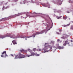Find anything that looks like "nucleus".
Returning <instances> with one entry per match:
<instances>
[{
    "label": "nucleus",
    "mask_w": 73,
    "mask_h": 73,
    "mask_svg": "<svg viewBox=\"0 0 73 73\" xmlns=\"http://www.w3.org/2000/svg\"><path fill=\"white\" fill-rule=\"evenodd\" d=\"M47 28H48V27H47Z\"/></svg>",
    "instance_id": "obj_42"
},
{
    "label": "nucleus",
    "mask_w": 73,
    "mask_h": 73,
    "mask_svg": "<svg viewBox=\"0 0 73 73\" xmlns=\"http://www.w3.org/2000/svg\"><path fill=\"white\" fill-rule=\"evenodd\" d=\"M13 17V16H11L9 17V19H11V18H12Z\"/></svg>",
    "instance_id": "obj_20"
},
{
    "label": "nucleus",
    "mask_w": 73,
    "mask_h": 73,
    "mask_svg": "<svg viewBox=\"0 0 73 73\" xmlns=\"http://www.w3.org/2000/svg\"><path fill=\"white\" fill-rule=\"evenodd\" d=\"M33 51H34V52H35V51H36L37 49H36V48H34L33 49Z\"/></svg>",
    "instance_id": "obj_15"
},
{
    "label": "nucleus",
    "mask_w": 73,
    "mask_h": 73,
    "mask_svg": "<svg viewBox=\"0 0 73 73\" xmlns=\"http://www.w3.org/2000/svg\"><path fill=\"white\" fill-rule=\"evenodd\" d=\"M13 44L14 45L15 44H17V43H16V41H15V40H14L13 41H12Z\"/></svg>",
    "instance_id": "obj_12"
},
{
    "label": "nucleus",
    "mask_w": 73,
    "mask_h": 73,
    "mask_svg": "<svg viewBox=\"0 0 73 73\" xmlns=\"http://www.w3.org/2000/svg\"><path fill=\"white\" fill-rule=\"evenodd\" d=\"M60 19V17H58V18H57L58 19Z\"/></svg>",
    "instance_id": "obj_27"
},
{
    "label": "nucleus",
    "mask_w": 73,
    "mask_h": 73,
    "mask_svg": "<svg viewBox=\"0 0 73 73\" xmlns=\"http://www.w3.org/2000/svg\"><path fill=\"white\" fill-rule=\"evenodd\" d=\"M24 37H21V38H24Z\"/></svg>",
    "instance_id": "obj_33"
},
{
    "label": "nucleus",
    "mask_w": 73,
    "mask_h": 73,
    "mask_svg": "<svg viewBox=\"0 0 73 73\" xmlns=\"http://www.w3.org/2000/svg\"><path fill=\"white\" fill-rule=\"evenodd\" d=\"M69 44H70V42H68V41L66 40L65 41V43L63 44V45L64 46H66V44L69 45Z\"/></svg>",
    "instance_id": "obj_7"
},
{
    "label": "nucleus",
    "mask_w": 73,
    "mask_h": 73,
    "mask_svg": "<svg viewBox=\"0 0 73 73\" xmlns=\"http://www.w3.org/2000/svg\"><path fill=\"white\" fill-rule=\"evenodd\" d=\"M57 3L58 5H61V1L60 0L58 1Z\"/></svg>",
    "instance_id": "obj_9"
},
{
    "label": "nucleus",
    "mask_w": 73,
    "mask_h": 73,
    "mask_svg": "<svg viewBox=\"0 0 73 73\" xmlns=\"http://www.w3.org/2000/svg\"><path fill=\"white\" fill-rule=\"evenodd\" d=\"M8 57V55L7 54V52L6 51H4L2 53V55H1V57H5V58L7 56Z\"/></svg>",
    "instance_id": "obj_5"
},
{
    "label": "nucleus",
    "mask_w": 73,
    "mask_h": 73,
    "mask_svg": "<svg viewBox=\"0 0 73 73\" xmlns=\"http://www.w3.org/2000/svg\"><path fill=\"white\" fill-rule=\"evenodd\" d=\"M36 56H40V54H36Z\"/></svg>",
    "instance_id": "obj_23"
},
{
    "label": "nucleus",
    "mask_w": 73,
    "mask_h": 73,
    "mask_svg": "<svg viewBox=\"0 0 73 73\" xmlns=\"http://www.w3.org/2000/svg\"><path fill=\"white\" fill-rule=\"evenodd\" d=\"M71 41L72 42H73V41H72V40H71Z\"/></svg>",
    "instance_id": "obj_34"
},
{
    "label": "nucleus",
    "mask_w": 73,
    "mask_h": 73,
    "mask_svg": "<svg viewBox=\"0 0 73 73\" xmlns=\"http://www.w3.org/2000/svg\"><path fill=\"white\" fill-rule=\"evenodd\" d=\"M11 56H12L13 57H15V59H17V58H23L25 57V55H23L20 53H19L18 55L17 56H16L15 55H13L12 54H11Z\"/></svg>",
    "instance_id": "obj_3"
},
{
    "label": "nucleus",
    "mask_w": 73,
    "mask_h": 73,
    "mask_svg": "<svg viewBox=\"0 0 73 73\" xmlns=\"http://www.w3.org/2000/svg\"><path fill=\"white\" fill-rule=\"evenodd\" d=\"M62 17V16H60V17Z\"/></svg>",
    "instance_id": "obj_35"
},
{
    "label": "nucleus",
    "mask_w": 73,
    "mask_h": 73,
    "mask_svg": "<svg viewBox=\"0 0 73 73\" xmlns=\"http://www.w3.org/2000/svg\"><path fill=\"white\" fill-rule=\"evenodd\" d=\"M69 20H70V19L69 18Z\"/></svg>",
    "instance_id": "obj_37"
},
{
    "label": "nucleus",
    "mask_w": 73,
    "mask_h": 73,
    "mask_svg": "<svg viewBox=\"0 0 73 73\" xmlns=\"http://www.w3.org/2000/svg\"><path fill=\"white\" fill-rule=\"evenodd\" d=\"M8 37H10L12 38H15V35L12 34L9 35Z\"/></svg>",
    "instance_id": "obj_6"
},
{
    "label": "nucleus",
    "mask_w": 73,
    "mask_h": 73,
    "mask_svg": "<svg viewBox=\"0 0 73 73\" xmlns=\"http://www.w3.org/2000/svg\"><path fill=\"white\" fill-rule=\"evenodd\" d=\"M49 30H50V29L48 30H47V28H46V30L42 31L40 32H36V33L33 34V35L32 36H27L26 37L25 40H27V38H28L32 37L33 36V37H35V36H36V35L42 34V33H43L44 32H47V31H49Z\"/></svg>",
    "instance_id": "obj_1"
},
{
    "label": "nucleus",
    "mask_w": 73,
    "mask_h": 73,
    "mask_svg": "<svg viewBox=\"0 0 73 73\" xmlns=\"http://www.w3.org/2000/svg\"><path fill=\"white\" fill-rule=\"evenodd\" d=\"M8 4V2H7L6 3H5V5H7Z\"/></svg>",
    "instance_id": "obj_24"
},
{
    "label": "nucleus",
    "mask_w": 73,
    "mask_h": 73,
    "mask_svg": "<svg viewBox=\"0 0 73 73\" xmlns=\"http://www.w3.org/2000/svg\"><path fill=\"white\" fill-rule=\"evenodd\" d=\"M45 47L43 48V50L44 52H48L49 51L50 49H48L49 48H50V49H52V46H51L50 45H48V44L45 43Z\"/></svg>",
    "instance_id": "obj_2"
},
{
    "label": "nucleus",
    "mask_w": 73,
    "mask_h": 73,
    "mask_svg": "<svg viewBox=\"0 0 73 73\" xmlns=\"http://www.w3.org/2000/svg\"><path fill=\"white\" fill-rule=\"evenodd\" d=\"M70 25V23H69V24H68L67 25H63L64 27H68V26H69Z\"/></svg>",
    "instance_id": "obj_10"
},
{
    "label": "nucleus",
    "mask_w": 73,
    "mask_h": 73,
    "mask_svg": "<svg viewBox=\"0 0 73 73\" xmlns=\"http://www.w3.org/2000/svg\"><path fill=\"white\" fill-rule=\"evenodd\" d=\"M7 37L6 36L1 35L0 36V38H5V37Z\"/></svg>",
    "instance_id": "obj_8"
},
{
    "label": "nucleus",
    "mask_w": 73,
    "mask_h": 73,
    "mask_svg": "<svg viewBox=\"0 0 73 73\" xmlns=\"http://www.w3.org/2000/svg\"><path fill=\"white\" fill-rule=\"evenodd\" d=\"M46 7H47V6H46Z\"/></svg>",
    "instance_id": "obj_39"
},
{
    "label": "nucleus",
    "mask_w": 73,
    "mask_h": 73,
    "mask_svg": "<svg viewBox=\"0 0 73 73\" xmlns=\"http://www.w3.org/2000/svg\"><path fill=\"white\" fill-rule=\"evenodd\" d=\"M19 0H14V2H17V1H19Z\"/></svg>",
    "instance_id": "obj_21"
},
{
    "label": "nucleus",
    "mask_w": 73,
    "mask_h": 73,
    "mask_svg": "<svg viewBox=\"0 0 73 73\" xmlns=\"http://www.w3.org/2000/svg\"><path fill=\"white\" fill-rule=\"evenodd\" d=\"M20 4H21V2H20Z\"/></svg>",
    "instance_id": "obj_36"
},
{
    "label": "nucleus",
    "mask_w": 73,
    "mask_h": 73,
    "mask_svg": "<svg viewBox=\"0 0 73 73\" xmlns=\"http://www.w3.org/2000/svg\"><path fill=\"white\" fill-rule=\"evenodd\" d=\"M58 49H62L64 48V46L61 47L60 46H59L58 47Z\"/></svg>",
    "instance_id": "obj_13"
},
{
    "label": "nucleus",
    "mask_w": 73,
    "mask_h": 73,
    "mask_svg": "<svg viewBox=\"0 0 73 73\" xmlns=\"http://www.w3.org/2000/svg\"><path fill=\"white\" fill-rule=\"evenodd\" d=\"M56 33L58 35H59V34H60V33H58V32H56Z\"/></svg>",
    "instance_id": "obj_29"
},
{
    "label": "nucleus",
    "mask_w": 73,
    "mask_h": 73,
    "mask_svg": "<svg viewBox=\"0 0 73 73\" xmlns=\"http://www.w3.org/2000/svg\"><path fill=\"white\" fill-rule=\"evenodd\" d=\"M69 3H73V2H72V1L70 0L69 1Z\"/></svg>",
    "instance_id": "obj_18"
},
{
    "label": "nucleus",
    "mask_w": 73,
    "mask_h": 73,
    "mask_svg": "<svg viewBox=\"0 0 73 73\" xmlns=\"http://www.w3.org/2000/svg\"><path fill=\"white\" fill-rule=\"evenodd\" d=\"M25 19H26V17H25Z\"/></svg>",
    "instance_id": "obj_40"
},
{
    "label": "nucleus",
    "mask_w": 73,
    "mask_h": 73,
    "mask_svg": "<svg viewBox=\"0 0 73 73\" xmlns=\"http://www.w3.org/2000/svg\"><path fill=\"white\" fill-rule=\"evenodd\" d=\"M38 50L39 51H42V50L40 48Z\"/></svg>",
    "instance_id": "obj_22"
},
{
    "label": "nucleus",
    "mask_w": 73,
    "mask_h": 73,
    "mask_svg": "<svg viewBox=\"0 0 73 73\" xmlns=\"http://www.w3.org/2000/svg\"><path fill=\"white\" fill-rule=\"evenodd\" d=\"M68 18V17L67 16H65L63 17V19L64 20H66L67 19V18Z\"/></svg>",
    "instance_id": "obj_14"
},
{
    "label": "nucleus",
    "mask_w": 73,
    "mask_h": 73,
    "mask_svg": "<svg viewBox=\"0 0 73 73\" xmlns=\"http://www.w3.org/2000/svg\"><path fill=\"white\" fill-rule=\"evenodd\" d=\"M67 13H70V12H69V11H67Z\"/></svg>",
    "instance_id": "obj_28"
},
{
    "label": "nucleus",
    "mask_w": 73,
    "mask_h": 73,
    "mask_svg": "<svg viewBox=\"0 0 73 73\" xmlns=\"http://www.w3.org/2000/svg\"><path fill=\"white\" fill-rule=\"evenodd\" d=\"M29 53H30V55H27V57H30L31 56H34V55H36V54H35V52H32V50H30L29 51Z\"/></svg>",
    "instance_id": "obj_4"
},
{
    "label": "nucleus",
    "mask_w": 73,
    "mask_h": 73,
    "mask_svg": "<svg viewBox=\"0 0 73 73\" xmlns=\"http://www.w3.org/2000/svg\"><path fill=\"white\" fill-rule=\"evenodd\" d=\"M60 41V39H58L57 40L58 42H59V41Z\"/></svg>",
    "instance_id": "obj_26"
},
{
    "label": "nucleus",
    "mask_w": 73,
    "mask_h": 73,
    "mask_svg": "<svg viewBox=\"0 0 73 73\" xmlns=\"http://www.w3.org/2000/svg\"><path fill=\"white\" fill-rule=\"evenodd\" d=\"M9 0V1H10V0Z\"/></svg>",
    "instance_id": "obj_41"
},
{
    "label": "nucleus",
    "mask_w": 73,
    "mask_h": 73,
    "mask_svg": "<svg viewBox=\"0 0 73 73\" xmlns=\"http://www.w3.org/2000/svg\"><path fill=\"white\" fill-rule=\"evenodd\" d=\"M20 51V52L21 53H24V52H25V50H24V49H21V50H20L19 51Z\"/></svg>",
    "instance_id": "obj_11"
},
{
    "label": "nucleus",
    "mask_w": 73,
    "mask_h": 73,
    "mask_svg": "<svg viewBox=\"0 0 73 73\" xmlns=\"http://www.w3.org/2000/svg\"><path fill=\"white\" fill-rule=\"evenodd\" d=\"M2 21V19L0 20V21Z\"/></svg>",
    "instance_id": "obj_31"
},
{
    "label": "nucleus",
    "mask_w": 73,
    "mask_h": 73,
    "mask_svg": "<svg viewBox=\"0 0 73 73\" xmlns=\"http://www.w3.org/2000/svg\"><path fill=\"white\" fill-rule=\"evenodd\" d=\"M4 8H5V7L3 6V10H4Z\"/></svg>",
    "instance_id": "obj_25"
},
{
    "label": "nucleus",
    "mask_w": 73,
    "mask_h": 73,
    "mask_svg": "<svg viewBox=\"0 0 73 73\" xmlns=\"http://www.w3.org/2000/svg\"><path fill=\"white\" fill-rule=\"evenodd\" d=\"M23 15V13H19L18 14L17 16H20V15Z\"/></svg>",
    "instance_id": "obj_17"
},
{
    "label": "nucleus",
    "mask_w": 73,
    "mask_h": 73,
    "mask_svg": "<svg viewBox=\"0 0 73 73\" xmlns=\"http://www.w3.org/2000/svg\"><path fill=\"white\" fill-rule=\"evenodd\" d=\"M37 30H38V29H36Z\"/></svg>",
    "instance_id": "obj_38"
},
{
    "label": "nucleus",
    "mask_w": 73,
    "mask_h": 73,
    "mask_svg": "<svg viewBox=\"0 0 73 73\" xmlns=\"http://www.w3.org/2000/svg\"><path fill=\"white\" fill-rule=\"evenodd\" d=\"M59 31L60 32H61V30L60 29H59Z\"/></svg>",
    "instance_id": "obj_30"
},
{
    "label": "nucleus",
    "mask_w": 73,
    "mask_h": 73,
    "mask_svg": "<svg viewBox=\"0 0 73 73\" xmlns=\"http://www.w3.org/2000/svg\"><path fill=\"white\" fill-rule=\"evenodd\" d=\"M27 16H29V17H34V16H31L29 15V13L28 15H27Z\"/></svg>",
    "instance_id": "obj_16"
},
{
    "label": "nucleus",
    "mask_w": 73,
    "mask_h": 73,
    "mask_svg": "<svg viewBox=\"0 0 73 73\" xmlns=\"http://www.w3.org/2000/svg\"><path fill=\"white\" fill-rule=\"evenodd\" d=\"M61 38H63V39H65V38L64 36H62L61 37Z\"/></svg>",
    "instance_id": "obj_19"
},
{
    "label": "nucleus",
    "mask_w": 73,
    "mask_h": 73,
    "mask_svg": "<svg viewBox=\"0 0 73 73\" xmlns=\"http://www.w3.org/2000/svg\"><path fill=\"white\" fill-rule=\"evenodd\" d=\"M35 13H36L34 12V13L33 14H35Z\"/></svg>",
    "instance_id": "obj_32"
}]
</instances>
